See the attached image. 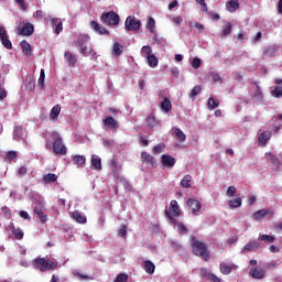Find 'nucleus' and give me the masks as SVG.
<instances>
[{"label": "nucleus", "instance_id": "f257e3e1", "mask_svg": "<svg viewBox=\"0 0 282 282\" xmlns=\"http://www.w3.org/2000/svg\"><path fill=\"white\" fill-rule=\"evenodd\" d=\"M189 241L192 253L195 257H200L204 261H208L210 259V251H208L206 242L198 240L195 236H191Z\"/></svg>", "mask_w": 282, "mask_h": 282}, {"label": "nucleus", "instance_id": "f03ea898", "mask_svg": "<svg viewBox=\"0 0 282 282\" xmlns=\"http://www.w3.org/2000/svg\"><path fill=\"white\" fill-rule=\"evenodd\" d=\"M33 265L40 272H50V270H56L58 268V263L52 261L50 258H35Z\"/></svg>", "mask_w": 282, "mask_h": 282}, {"label": "nucleus", "instance_id": "7ed1b4c3", "mask_svg": "<svg viewBox=\"0 0 282 282\" xmlns=\"http://www.w3.org/2000/svg\"><path fill=\"white\" fill-rule=\"evenodd\" d=\"M51 135L53 140V153L55 155H67V147L63 143L61 133L53 131Z\"/></svg>", "mask_w": 282, "mask_h": 282}, {"label": "nucleus", "instance_id": "20e7f679", "mask_svg": "<svg viewBox=\"0 0 282 282\" xmlns=\"http://www.w3.org/2000/svg\"><path fill=\"white\" fill-rule=\"evenodd\" d=\"M89 41L90 39L88 35H82L75 42V46L80 47L79 54L83 56H89V50L91 47V42Z\"/></svg>", "mask_w": 282, "mask_h": 282}, {"label": "nucleus", "instance_id": "39448f33", "mask_svg": "<svg viewBox=\"0 0 282 282\" xmlns=\"http://www.w3.org/2000/svg\"><path fill=\"white\" fill-rule=\"evenodd\" d=\"M182 215V210H180V204H177V200H171L170 203V209H165V217L167 219H171L173 224H177V219L174 217H180Z\"/></svg>", "mask_w": 282, "mask_h": 282}, {"label": "nucleus", "instance_id": "423d86ee", "mask_svg": "<svg viewBox=\"0 0 282 282\" xmlns=\"http://www.w3.org/2000/svg\"><path fill=\"white\" fill-rule=\"evenodd\" d=\"M100 21L101 23H104V25H119L120 15H118L116 11H109L101 14Z\"/></svg>", "mask_w": 282, "mask_h": 282}, {"label": "nucleus", "instance_id": "0eeeda50", "mask_svg": "<svg viewBox=\"0 0 282 282\" xmlns=\"http://www.w3.org/2000/svg\"><path fill=\"white\" fill-rule=\"evenodd\" d=\"M126 32H138L142 28V22L135 20V17L129 15L124 22Z\"/></svg>", "mask_w": 282, "mask_h": 282}, {"label": "nucleus", "instance_id": "6e6552de", "mask_svg": "<svg viewBox=\"0 0 282 282\" xmlns=\"http://www.w3.org/2000/svg\"><path fill=\"white\" fill-rule=\"evenodd\" d=\"M4 229L7 230V232H11V235L13 236L14 239H17V241H21V239H23V237H25L23 229H21L19 227L17 228L14 226V223H10L9 225H6Z\"/></svg>", "mask_w": 282, "mask_h": 282}, {"label": "nucleus", "instance_id": "1a4fd4ad", "mask_svg": "<svg viewBox=\"0 0 282 282\" xmlns=\"http://www.w3.org/2000/svg\"><path fill=\"white\" fill-rule=\"evenodd\" d=\"M23 25L18 26V32L20 36H32L34 34V24L30 22H22Z\"/></svg>", "mask_w": 282, "mask_h": 282}, {"label": "nucleus", "instance_id": "9d476101", "mask_svg": "<svg viewBox=\"0 0 282 282\" xmlns=\"http://www.w3.org/2000/svg\"><path fill=\"white\" fill-rule=\"evenodd\" d=\"M0 41L6 50H12V42L8 37V31L3 26H0Z\"/></svg>", "mask_w": 282, "mask_h": 282}, {"label": "nucleus", "instance_id": "9b49d317", "mask_svg": "<svg viewBox=\"0 0 282 282\" xmlns=\"http://www.w3.org/2000/svg\"><path fill=\"white\" fill-rule=\"evenodd\" d=\"M265 160L271 162V164L273 165V171H279V169H281V160L279 159V156L274 155V153L267 152Z\"/></svg>", "mask_w": 282, "mask_h": 282}, {"label": "nucleus", "instance_id": "f8f14e48", "mask_svg": "<svg viewBox=\"0 0 282 282\" xmlns=\"http://www.w3.org/2000/svg\"><path fill=\"white\" fill-rule=\"evenodd\" d=\"M175 158H173L171 154H163L161 156V164L165 169H173L175 166Z\"/></svg>", "mask_w": 282, "mask_h": 282}, {"label": "nucleus", "instance_id": "ddd939ff", "mask_svg": "<svg viewBox=\"0 0 282 282\" xmlns=\"http://www.w3.org/2000/svg\"><path fill=\"white\" fill-rule=\"evenodd\" d=\"M259 248H261V242L259 240H252L243 246L241 253L246 254V252H252L259 250Z\"/></svg>", "mask_w": 282, "mask_h": 282}, {"label": "nucleus", "instance_id": "4468645a", "mask_svg": "<svg viewBox=\"0 0 282 282\" xmlns=\"http://www.w3.org/2000/svg\"><path fill=\"white\" fill-rule=\"evenodd\" d=\"M141 161L144 164H150V166L152 169H155V166H158V162L155 161V158L153 155H151L150 153H148V152H142L141 153Z\"/></svg>", "mask_w": 282, "mask_h": 282}, {"label": "nucleus", "instance_id": "2eb2a0df", "mask_svg": "<svg viewBox=\"0 0 282 282\" xmlns=\"http://www.w3.org/2000/svg\"><path fill=\"white\" fill-rule=\"evenodd\" d=\"M90 28H91V30H94V32H96L100 36H102V35L109 36V34H110L109 30L105 29L104 26H100V24H98V22H96V21L90 22Z\"/></svg>", "mask_w": 282, "mask_h": 282}, {"label": "nucleus", "instance_id": "dca6fc26", "mask_svg": "<svg viewBox=\"0 0 282 282\" xmlns=\"http://www.w3.org/2000/svg\"><path fill=\"white\" fill-rule=\"evenodd\" d=\"M268 215H270V217H272L274 215V212L271 209H260L256 213H253V219L254 221H260V219H263V217H268Z\"/></svg>", "mask_w": 282, "mask_h": 282}, {"label": "nucleus", "instance_id": "f3484780", "mask_svg": "<svg viewBox=\"0 0 282 282\" xmlns=\"http://www.w3.org/2000/svg\"><path fill=\"white\" fill-rule=\"evenodd\" d=\"M44 208H45V205H43V203H37L35 204V207H34V213L35 215H37V217H40L42 224H45V221H47V215L43 214Z\"/></svg>", "mask_w": 282, "mask_h": 282}, {"label": "nucleus", "instance_id": "a211bd4d", "mask_svg": "<svg viewBox=\"0 0 282 282\" xmlns=\"http://www.w3.org/2000/svg\"><path fill=\"white\" fill-rule=\"evenodd\" d=\"M187 206L191 208L192 213H199L202 210V203L195 198H189L187 200Z\"/></svg>", "mask_w": 282, "mask_h": 282}, {"label": "nucleus", "instance_id": "6ab92c4d", "mask_svg": "<svg viewBox=\"0 0 282 282\" xmlns=\"http://www.w3.org/2000/svg\"><path fill=\"white\" fill-rule=\"evenodd\" d=\"M250 276H252V279H263L265 276V270L263 269H258L257 267H252L250 269V272H249Z\"/></svg>", "mask_w": 282, "mask_h": 282}, {"label": "nucleus", "instance_id": "aec40b11", "mask_svg": "<svg viewBox=\"0 0 282 282\" xmlns=\"http://www.w3.org/2000/svg\"><path fill=\"white\" fill-rule=\"evenodd\" d=\"M104 124L107 129H119L120 124L118 123L117 120H115L113 117H107L106 119H104Z\"/></svg>", "mask_w": 282, "mask_h": 282}, {"label": "nucleus", "instance_id": "412c9836", "mask_svg": "<svg viewBox=\"0 0 282 282\" xmlns=\"http://www.w3.org/2000/svg\"><path fill=\"white\" fill-rule=\"evenodd\" d=\"M64 57L66 58L69 67H76V63H78V57H76L75 54H73L72 52L69 51H66L64 53Z\"/></svg>", "mask_w": 282, "mask_h": 282}, {"label": "nucleus", "instance_id": "4be33fe9", "mask_svg": "<svg viewBox=\"0 0 282 282\" xmlns=\"http://www.w3.org/2000/svg\"><path fill=\"white\" fill-rule=\"evenodd\" d=\"M90 164L95 171H102V160L99 156L93 155Z\"/></svg>", "mask_w": 282, "mask_h": 282}, {"label": "nucleus", "instance_id": "5701e85b", "mask_svg": "<svg viewBox=\"0 0 282 282\" xmlns=\"http://www.w3.org/2000/svg\"><path fill=\"white\" fill-rule=\"evenodd\" d=\"M239 0H229L226 2V10L228 12H235L236 10H239Z\"/></svg>", "mask_w": 282, "mask_h": 282}, {"label": "nucleus", "instance_id": "b1692460", "mask_svg": "<svg viewBox=\"0 0 282 282\" xmlns=\"http://www.w3.org/2000/svg\"><path fill=\"white\" fill-rule=\"evenodd\" d=\"M42 180L44 184H54V182H58V175L47 173L43 176Z\"/></svg>", "mask_w": 282, "mask_h": 282}, {"label": "nucleus", "instance_id": "393cba45", "mask_svg": "<svg viewBox=\"0 0 282 282\" xmlns=\"http://www.w3.org/2000/svg\"><path fill=\"white\" fill-rule=\"evenodd\" d=\"M143 269L145 270L147 274H153L155 272V263L151 260H145L143 262Z\"/></svg>", "mask_w": 282, "mask_h": 282}, {"label": "nucleus", "instance_id": "a878e982", "mask_svg": "<svg viewBox=\"0 0 282 282\" xmlns=\"http://www.w3.org/2000/svg\"><path fill=\"white\" fill-rule=\"evenodd\" d=\"M270 138H272L271 132H262V133H260V135L258 138V142H259V144H262V147H265V144H268V140H270Z\"/></svg>", "mask_w": 282, "mask_h": 282}, {"label": "nucleus", "instance_id": "bb28decb", "mask_svg": "<svg viewBox=\"0 0 282 282\" xmlns=\"http://www.w3.org/2000/svg\"><path fill=\"white\" fill-rule=\"evenodd\" d=\"M172 132L177 138L178 142H186V134L180 128H172Z\"/></svg>", "mask_w": 282, "mask_h": 282}, {"label": "nucleus", "instance_id": "cd10ccee", "mask_svg": "<svg viewBox=\"0 0 282 282\" xmlns=\"http://www.w3.org/2000/svg\"><path fill=\"white\" fill-rule=\"evenodd\" d=\"M20 46L22 47V52L25 54V56H30V54H32V45H30L28 41H21Z\"/></svg>", "mask_w": 282, "mask_h": 282}, {"label": "nucleus", "instance_id": "c85d7f7f", "mask_svg": "<svg viewBox=\"0 0 282 282\" xmlns=\"http://www.w3.org/2000/svg\"><path fill=\"white\" fill-rule=\"evenodd\" d=\"M124 52V46L120 42H116L112 46L113 56H120Z\"/></svg>", "mask_w": 282, "mask_h": 282}, {"label": "nucleus", "instance_id": "c756f323", "mask_svg": "<svg viewBox=\"0 0 282 282\" xmlns=\"http://www.w3.org/2000/svg\"><path fill=\"white\" fill-rule=\"evenodd\" d=\"M58 116H61V105H55L50 112L51 120H58Z\"/></svg>", "mask_w": 282, "mask_h": 282}, {"label": "nucleus", "instance_id": "7c9ffc66", "mask_svg": "<svg viewBox=\"0 0 282 282\" xmlns=\"http://www.w3.org/2000/svg\"><path fill=\"white\" fill-rule=\"evenodd\" d=\"M219 270L221 274L228 275L232 272V265L228 264L227 262H220Z\"/></svg>", "mask_w": 282, "mask_h": 282}, {"label": "nucleus", "instance_id": "2f4dec72", "mask_svg": "<svg viewBox=\"0 0 282 282\" xmlns=\"http://www.w3.org/2000/svg\"><path fill=\"white\" fill-rule=\"evenodd\" d=\"M73 218L77 224H87V217L85 215H82L79 210H75L73 213Z\"/></svg>", "mask_w": 282, "mask_h": 282}, {"label": "nucleus", "instance_id": "473e14b6", "mask_svg": "<svg viewBox=\"0 0 282 282\" xmlns=\"http://www.w3.org/2000/svg\"><path fill=\"white\" fill-rule=\"evenodd\" d=\"M161 109H162V111H165L166 113H169V111H171V109H173V105L171 104V99L165 97L163 99V101L161 102Z\"/></svg>", "mask_w": 282, "mask_h": 282}, {"label": "nucleus", "instance_id": "72a5a7b5", "mask_svg": "<svg viewBox=\"0 0 282 282\" xmlns=\"http://www.w3.org/2000/svg\"><path fill=\"white\" fill-rule=\"evenodd\" d=\"M85 162H87V158H85V155L77 154V155L73 156V163L76 166H83L85 164Z\"/></svg>", "mask_w": 282, "mask_h": 282}, {"label": "nucleus", "instance_id": "f704fd0d", "mask_svg": "<svg viewBox=\"0 0 282 282\" xmlns=\"http://www.w3.org/2000/svg\"><path fill=\"white\" fill-rule=\"evenodd\" d=\"M229 208H241L242 199L241 197H237L234 199L228 200Z\"/></svg>", "mask_w": 282, "mask_h": 282}, {"label": "nucleus", "instance_id": "c9c22d12", "mask_svg": "<svg viewBox=\"0 0 282 282\" xmlns=\"http://www.w3.org/2000/svg\"><path fill=\"white\" fill-rule=\"evenodd\" d=\"M147 61H148V65L149 67H152V68H155L158 67L160 61L158 59V56L155 55H150L149 57H147Z\"/></svg>", "mask_w": 282, "mask_h": 282}, {"label": "nucleus", "instance_id": "e433bc0d", "mask_svg": "<svg viewBox=\"0 0 282 282\" xmlns=\"http://www.w3.org/2000/svg\"><path fill=\"white\" fill-rule=\"evenodd\" d=\"M193 181V176L189 174L185 175L181 181V186L183 188H191V182Z\"/></svg>", "mask_w": 282, "mask_h": 282}, {"label": "nucleus", "instance_id": "4c0bfd02", "mask_svg": "<svg viewBox=\"0 0 282 282\" xmlns=\"http://www.w3.org/2000/svg\"><path fill=\"white\" fill-rule=\"evenodd\" d=\"M141 54L142 56H144L145 58H149L150 56L153 55V48L151 47V45H144L141 48Z\"/></svg>", "mask_w": 282, "mask_h": 282}, {"label": "nucleus", "instance_id": "58836bf2", "mask_svg": "<svg viewBox=\"0 0 282 282\" xmlns=\"http://www.w3.org/2000/svg\"><path fill=\"white\" fill-rule=\"evenodd\" d=\"M274 236H270V235H267V234H263V235H260L258 237V241H265V243H274Z\"/></svg>", "mask_w": 282, "mask_h": 282}, {"label": "nucleus", "instance_id": "ea45409f", "mask_svg": "<svg viewBox=\"0 0 282 282\" xmlns=\"http://www.w3.org/2000/svg\"><path fill=\"white\" fill-rule=\"evenodd\" d=\"M51 23H57V26H55V34H61L63 32V21H61V19L54 18Z\"/></svg>", "mask_w": 282, "mask_h": 282}, {"label": "nucleus", "instance_id": "a19ab883", "mask_svg": "<svg viewBox=\"0 0 282 282\" xmlns=\"http://www.w3.org/2000/svg\"><path fill=\"white\" fill-rule=\"evenodd\" d=\"M36 88V82L32 77L26 78L25 89L28 91H34Z\"/></svg>", "mask_w": 282, "mask_h": 282}, {"label": "nucleus", "instance_id": "79ce46f5", "mask_svg": "<svg viewBox=\"0 0 282 282\" xmlns=\"http://www.w3.org/2000/svg\"><path fill=\"white\" fill-rule=\"evenodd\" d=\"M199 94H202V86L196 85L194 86V88L192 89L191 94H189V98L192 100H195V96H199Z\"/></svg>", "mask_w": 282, "mask_h": 282}, {"label": "nucleus", "instance_id": "37998d69", "mask_svg": "<svg viewBox=\"0 0 282 282\" xmlns=\"http://www.w3.org/2000/svg\"><path fill=\"white\" fill-rule=\"evenodd\" d=\"M37 85H39V87H41V89H43L45 87V69H43V68L40 72Z\"/></svg>", "mask_w": 282, "mask_h": 282}, {"label": "nucleus", "instance_id": "c03bdc74", "mask_svg": "<svg viewBox=\"0 0 282 282\" xmlns=\"http://www.w3.org/2000/svg\"><path fill=\"white\" fill-rule=\"evenodd\" d=\"M111 164H112L113 176L115 177H120V169H121V166L116 161H112Z\"/></svg>", "mask_w": 282, "mask_h": 282}, {"label": "nucleus", "instance_id": "a18cd8bd", "mask_svg": "<svg viewBox=\"0 0 282 282\" xmlns=\"http://www.w3.org/2000/svg\"><path fill=\"white\" fill-rule=\"evenodd\" d=\"M177 230L181 232V235H188V228L183 223H180L176 220Z\"/></svg>", "mask_w": 282, "mask_h": 282}, {"label": "nucleus", "instance_id": "49530a36", "mask_svg": "<svg viewBox=\"0 0 282 282\" xmlns=\"http://www.w3.org/2000/svg\"><path fill=\"white\" fill-rule=\"evenodd\" d=\"M207 105L210 110L217 109V107H219V101H216L214 97H209Z\"/></svg>", "mask_w": 282, "mask_h": 282}, {"label": "nucleus", "instance_id": "de8ad7c7", "mask_svg": "<svg viewBox=\"0 0 282 282\" xmlns=\"http://www.w3.org/2000/svg\"><path fill=\"white\" fill-rule=\"evenodd\" d=\"M166 145H164V143H159L158 145H155L152 150L154 155H160V153H162L164 151Z\"/></svg>", "mask_w": 282, "mask_h": 282}, {"label": "nucleus", "instance_id": "09e8293b", "mask_svg": "<svg viewBox=\"0 0 282 282\" xmlns=\"http://www.w3.org/2000/svg\"><path fill=\"white\" fill-rule=\"evenodd\" d=\"M171 248H173V250H175L176 252H182V250H184V246H182V243L177 242V241H171L170 242Z\"/></svg>", "mask_w": 282, "mask_h": 282}, {"label": "nucleus", "instance_id": "8fccbe9b", "mask_svg": "<svg viewBox=\"0 0 282 282\" xmlns=\"http://www.w3.org/2000/svg\"><path fill=\"white\" fill-rule=\"evenodd\" d=\"M147 126L150 127V129H153V127L158 126V121L155 120V117L149 116L147 118Z\"/></svg>", "mask_w": 282, "mask_h": 282}, {"label": "nucleus", "instance_id": "3c124183", "mask_svg": "<svg viewBox=\"0 0 282 282\" xmlns=\"http://www.w3.org/2000/svg\"><path fill=\"white\" fill-rule=\"evenodd\" d=\"M1 210L6 217V219H12V210L8 206H2Z\"/></svg>", "mask_w": 282, "mask_h": 282}, {"label": "nucleus", "instance_id": "603ef678", "mask_svg": "<svg viewBox=\"0 0 282 282\" xmlns=\"http://www.w3.org/2000/svg\"><path fill=\"white\" fill-rule=\"evenodd\" d=\"M129 281V275L127 273H119L115 282H127Z\"/></svg>", "mask_w": 282, "mask_h": 282}, {"label": "nucleus", "instance_id": "864d4df0", "mask_svg": "<svg viewBox=\"0 0 282 282\" xmlns=\"http://www.w3.org/2000/svg\"><path fill=\"white\" fill-rule=\"evenodd\" d=\"M232 32V24L227 22L225 25V30H223V36H228Z\"/></svg>", "mask_w": 282, "mask_h": 282}, {"label": "nucleus", "instance_id": "5fc2aeb1", "mask_svg": "<svg viewBox=\"0 0 282 282\" xmlns=\"http://www.w3.org/2000/svg\"><path fill=\"white\" fill-rule=\"evenodd\" d=\"M271 94L274 98H282V87L275 86Z\"/></svg>", "mask_w": 282, "mask_h": 282}, {"label": "nucleus", "instance_id": "6e6d98bb", "mask_svg": "<svg viewBox=\"0 0 282 282\" xmlns=\"http://www.w3.org/2000/svg\"><path fill=\"white\" fill-rule=\"evenodd\" d=\"M147 28H148L149 32H153V30H155V19L149 18Z\"/></svg>", "mask_w": 282, "mask_h": 282}, {"label": "nucleus", "instance_id": "4d7b16f0", "mask_svg": "<svg viewBox=\"0 0 282 282\" xmlns=\"http://www.w3.org/2000/svg\"><path fill=\"white\" fill-rule=\"evenodd\" d=\"M14 138H23V128L22 127H15L13 131Z\"/></svg>", "mask_w": 282, "mask_h": 282}, {"label": "nucleus", "instance_id": "13d9d810", "mask_svg": "<svg viewBox=\"0 0 282 282\" xmlns=\"http://www.w3.org/2000/svg\"><path fill=\"white\" fill-rule=\"evenodd\" d=\"M118 237L123 239L127 237V225H121L120 229L117 231Z\"/></svg>", "mask_w": 282, "mask_h": 282}, {"label": "nucleus", "instance_id": "bf43d9fd", "mask_svg": "<svg viewBox=\"0 0 282 282\" xmlns=\"http://www.w3.org/2000/svg\"><path fill=\"white\" fill-rule=\"evenodd\" d=\"M192 67H193V69H199L202 67V59L198 57H195L192 61Z\"/></svg>", "mask_w": 282, "mask_h": 282}, {"label": "nucleus", "instance_id": "052dcab7", "mask_svg": "<svg viewBox=\"0 0 282 282\" xmlns=\"http://www.w3.org/2000/svg\"><path fill=\"white\" fill-rule=\"evenodd\" d=\"M226 195H227V197H235L237 195V187L229 186Z\"/></svg>", "mask_w": 282, "mask_h": 282}, {"label": "nucleus", "instance_id": "680f3d73", "mask_svg": "<svg viewBox=\"0 0 282 282\" xmlns=\"http://www.w3.org/2000/svg\"><path fill=\"white\" fill-rule=\"evenodd\" d=\"M73 274H74V276H78V279H80V281H87V279H89V275L82 274V273H79L78 270H74Z\"/></svg>", "mask_w": 282, "mask_h": 282}, {"label": "nucleus", "instance_id": "e2e57ef3", "mask_svg": "<svg viewBox=\"0 0 282 282\" xmlns=\"http://www.w3.org/2000/svg\"><path fill=\"white\" fill-rule=\"evenodd\" d=\"M200 274H202V276H203L204 279L209 280V279H210V275H212L213 273H210V271H208V269L202 268V269H200Z\"/></svg>", "mask_w": 282, "mask_h": 282}, {"label": "nucleus", "instance_id": "0e129e2a", "mask_svg": "<svg viewBox=\"0 0 282 282\" xmlns=\"http://www.w3.org/2000/svg\"><path fill=\"white\" fill-rule=\"evenodd\" d=\"M15 3H18L23 12L28 11V4L25 3V0H15Z\"/></svg>", "mask_w": 282, "mask_h": 282}, {"label": "nucleus", "instance_id": "69168bd1", "mask_svg": "<svg viewBox=\"0 0 282 282\" xmlns=\"http://www.w3.org/2000/svg\"><path fill=\"white\" fill-rule=\"evenodd\" d=\"M102 144L111 149V147H115L116 142L113 141V139H104Z\"/></svg>", "mask_w": 282, "mask_h": 282}, {"label": "nucleus", "instance_id": "338daca9", "mask_svg": "<svg viewBox=\"0 0 282 282\" xmlns=\"http://www.w3.org/2000/svg\"><path fill=\"white\" fill-rule=\"evenodd\" d=\"M17 155H18L17 151H9V152L7 153V159H8L10 162H12V160H17Z\"/></svg>", "mask_w": 282, "mask_h": 282}, {"label": "nucleus", "instance_id": "774afa93", "mask_svg": "<svg viewBox=\"0 0 282 282\" xmlns=\"http://www.w3.org/2000/svg\"><path fill=\"white\" fill-rule=\"evenodd\" d=\"M207 281L221 282V279L217 278V275H215V273H212V275H209V279Z\"/></svg>", "mask_w": 282, "mask_h": 282}]
</instances>
